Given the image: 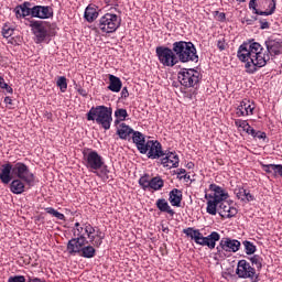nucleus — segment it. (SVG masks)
<instances>
[{
  "mask_svg": "<svg viewBox=\"0 0 282 282\" xmlns=\"http://www.w3.org/2000/svg\"><path fill=\"white\" fill-rule=\"evenodd\" d=\"M235 195L241 200V202H246V193H247V189L241 187V186H238L235 188L234 191Z\"/></svg>",
  "mask_w": 282,
  "mask_h": 282,
  "instance_id": "nucleus-35",
  "label": "nucleus"
},
{
  "mask_svg": "<svg viewBox=\"0 0 282 282\" xmlns=\"http://www.w3.org/2000/svg\"><path fill=\"white\" fill-rule=\"evenodd\" d=\"M216 15L218 17V21H226V13L216 11Z\"/></svg>",
  "mask_w": 282,
  "mask_h": 282,
  "instance_id": "nucleus-49",
  "label": "nucleus"
},
{
  "mask_svg": "<svg viewBox=\"0 0 282 282\" xmlns=\"http://www.w3.org/2000/svg\"><path fill=\"white\" fill-rule=\"evenodd\" d=\"M253 19H254V21L260 22V29L261 30H269L270 29V23L267 22V20H261V19L259 20V17H254Z\"/></svg>",
  "mask_w": 282,
  "mask_h": 282,
  "instance_id": "nucleus-42",
  "label": "nucleus"
},
{
  "mask_svg": "<svg viewBox=\"0 0 282 282\" xmlns=\"http://www.w3.org/2000/svg\"><path fill=\"white\" fill-rule=\"evenodd\" d=\"M28 282H34V278H32V276H29V280H28Z\"/></svg>",
  "mask_w": 282,
  "mask_h": 282,
  "instance_id": "nucleus-64",
  "label": "nucleus"
},
{
  "mask_svg": "<svg viewBox=\"0 0 282 282\" xmlns=\"http://www.w3.org/2000/svg\"><path fill=\"white\" fill-rule=\"evenodd\" d=\"M250 261L252 263V265H256L257 270H261V268H263V264L261 263L262 259L260 256H253L250 258Z\"/></svg>",
  "mask_w": 282,
  "mask_h": 282,
  "instance_id": "nucleus-39",
  "label": "nucleus"
},
{
  "mask_svg": "<svg viewBox=\"0 0 282 282\" xmlns=\"http://www.w3.org/2000/svg\"><path fill=\"white\" fill-rule=\"evenodd\" d=\"M4 102H6V105H12V98L6 97Z\"/></svg>",
  "mask_w": 282,
  "mask_h": 282,
  "instance_id": "nucleus-59",
  "label": "nucleus"
},
{
  "mask_svg": "<svg viewBox=\"0 0 282 282\" xmlns=\"http://www.w3.org/2000/svg\"><path fill=\"white\" fill-rule=\"evenodd\" d=\"M89 241L87 238H82L79 240H69L67 243V250L69 254H79V257H84V259H94L96 257V248L94 246L88 245Z\"/></svg>",
  "mask_w": 282,
  "mask_h": 282,
  "instance_id": "nucleus-5",
  "label": "nucleus"
},
{
  "mask_svg": "<svg viewBox=\"0 0 282 282\" xmlns=\"http://www.w3.org/2000/svg\"><path fill=\"white\" fill-rule=\"evenodd\" d=\"M121 23L122 20L116 13H106L99 19L98 28L102 34H113Z\"/></svg>",
  "mask_w": 282,
  "mask_h": 282,
  "instance_id": "nucleus-7",
  "label": "nucleus"
},
{
  "mask_svg": "<svg viewBox=\"0 0 282 282\" xmlns=\"http://www.w3.org/2000/svg\"><path fill=\"white\" fill-rule=\"evenodd\" d=\"M84 19L88 21V23H94L98 19V7L88 6L84 13Z\"/></svg>",
  "mask_w": 282,
  "mask_h": 282,
  "instance_id": "nucleus-23",
  "label": "nucleus"
},
{
  "mask_svg": "<svg viewBox=\"0 0 282 282\" xmlns=\"http://www.w3.org/2000/svg\"><path fill=\"white\" fill-rule=\"evenodd\" d=\"M83 230H85V225L84 227L76 228L74 231V237L76 238L70 239V241H80L82 239H87L85 234H83Z\"/></svg>",
  "mask_w": 282,
  "mask_h": 282,
  "instance_id": "nucleus-34",
  "label": "nucleus"
},
{
  "mask_svg": "<svg viewBox=\"0 0 282 282\" xmlns=\"http://www.w3.org/2000/svg\"><path fill=\"white\" fill-rule=\"evenodd\" d=\"M144 149L150 160H160V158H164V155H166V153L162 151V143L159 141H147Z\"/></svg>",
  "mask_w": 282,
  "mask_h": 282,
  "instance_id": "nucleus-15",
  "label": "nucleus"
},
{
  "mask_svg": "<svg viewBox=\"0 0 282 282\" xmlns=\"http://www.w3.org/2000/svg\"><path fill=\"white\" fill-rule=\"evenodd\" d=\"M12 173L15 175V177H18V180L25 182L28 186H32V184H34V174L30 172V169L28 165H25V163H15Z\"/></svg>",
  "mask_w": 282,
  "mask_h": 282,
  "instance_id": "nucleus-10",
  "label": "nucleus"
},
{
  "mask_svg": "<svg viewBox=\"0 0 282 282\" xmlns=\"http://www.w3.org/2000/svg\"><path fill=\"white\" fill-rule=\"evenodd\" d=\"M100 172L95 170L96 175H98V177H101V180L107 181L109 180V171L107 170V166L100 167Z\"/></svg>",
  "mask_w": 282,
  "mask_h": 282,
  "instance_id": "nucleus-38",
  "label": "nucleus"
},
{
  "mask_svg": "<svg viewBox=\"0 0 282 282\" xmlns=\"http://www.w3.org/2000/svg\"><path fill=\"white\" fill-rule=\"evenodd\" d=\"M253 138H256L258 140H265L267 135H265V132L256 131L253 134Z\"/></svg>",
  "mask_w": 282,
  "mask_h": 282,
  "instance_id": "nucleus-46",
  "label": "nucleus"
},
{
  "mask_svg": "<svg viewBox=\"0 0 282 282\" xmlns=\"http://www.w3.org/2000/svg\"><path fill=\"white\" fill-rule=\"evenodd\" d=\"M53 217H56V219H59L61 221H65V215L61 214L59 212H55V215Z\"/></svg>",
  "mask_w": 282,
  "mask_h": 282,
  "instance_id": "nucleus-52",
  "label": "nucleus"
},
{
  "mask_svg": "<svg viewBox=\"0 0 282 282\" xmlns=\"http://www.w3.org/2000/svg\"><path fill=\"white\" fill-rule=\"evenodd\" d=\"M195 243H197L198 246H206V243H208L206 241V237H204V235L200 234V231L198 232L197 236H195L194 238Z\"/></svg>",
  "mask_w": 282,
  "mask_h": 282,
  "instance_id": "nucleus-41",
  "label": "nucleus"
},
{
  "mask_svg": "<svg viewBox=\"0 0 282 282\" xmlns=\"http://www.w3.org/2000/svg\"><path fill=\"white\" fill-rule=\"evenodd\" d=\"M273 173L274 175H280V177H282V165L281 164H274L273 167Z\"/></svg>",
  "mask_w": 282,
  "mask_h": 282,
  "instance_id": "nucleus-44",
  "label": "nucleus"
},
{
  "mask_svg": "<svg viewBox=\"0 0 282 282\" xmlns=\"http://www.w3.org/2000/svg\"><path fill=\"white\" fill-rule=\"evenodd\" d=\"M156 208H159L161 213H167V215H171V217L175 215V212L171 208L169 202H166L164 198H159L156 200Z\"/></svg>",
  "mask_w": 282,
  "mask_h": 282,
  "instance_id": "nucleus-26",
  "label": "nucleus"
},
{
  "mask_svg": "<svg viewBox=\"0 0 282 282\" xmlns=\"http://www.w3.org/2000/svg\"><path fill=\"white\" fill-rule=\"evenodd\" d=\"M174 53L176 54L177 63H197V48L193 42L178 41L174 42Z\"/></svg>",
  "mask_w": 282,
  "mask_h": 282,
  "instance_id": "nucleus-3",
  "label": "nucleus"
},
{
  "mask_svg": "<svg viewBox=\"0 0 282 282\" xmlns=\"http://www.w3.org/2000/svg\"><path fill=\"white\" fill-rule=\"evenodd\" d=\"M242 246H245L246 254H254L257 252V246L248 240H245Z\"/></svg>",
  "mask_w": 282,
  "mask_h": 282,
  "instance_id": "nucleus-33",
  "label": "nucleus"
},
{
  "mask_svg": "<svg viewBox=\"0 0 282 282\" xmlns=\"http://www.w3.org/2000/svg\"><path fill=\"white\" fill-rule=\"evenodd\" d=\"M29 26L35 36V43H43V41L47 39V29L45 28V22L31 20L29 21Z\"/></svg>",
  "mask_w": 282,
  "mask_h": 282,
  "instance_id": "nucleus-14",
  "label": "nucleus"
},
{
  "mask_svg": "<svg viewBox=\"0 0 282 282\" xmlns=\"http://www.w3.org/2000/svg\"><path fill=\"white\" fill-rule=\"evenodd\" d=\"M30 6H32V3L28 2V1L23 2L22 4L17 6L14 8L17 19L30 17V14H32V8H30Z\"/></svg>",
  "mask_w": 282,
  "mask_h": 282,
  "instance_id": "nucleus-21",
  "label": "nucleus"
},
{
  "mask_svg": "<svg viewBox=\"0 0 282 282\" xmlns=\"http://www.w3.org/2000/svg\"><path fill=\"white\" fill-rule=\"evenodd\" d=\"M245 202H254V196L250 194V191L247 189L245 193Z\"/></svg>",
  "mask_w": 282,
  "mask_h": 282,
  "instance_id": "nucleus-48",
  "label": "nucleus"
},
{
  "mask_svg": "<svg viewBox=\"0 0 282 282\" xmlns=\"http://www.w3.org/2000/svg\"><path fill=\"white\" fill-rule=\"evenodd\" d=\"M57 87H59L62 93L67 91V78L65 76H62L57 79L56 83Z\"/></svg>",
  "mask_w": 282,
  "mask_h": 282,
  "instance_id": "nucleus-36",
  "label": "nucleus"
},
{
  "mask_svg": "<svg viewBox=\"0 0 282 282\" xmlns=\"http://www.w3.org/2000/svg\"><path fill=\"white\" fill-rule=\"evenodd\" d=\"M206 246L209 250H214L215 246H217V241L221 239V236L217 231H213L210 235L205 237Z\"/></svg>",
  "mask_w": 282,
  "mask_h": 282,
  "instance_id": "nucleus-27",
  "label": "nucleus"
},
{
  "mask_svg": "<svg viewBox=\"0 0 282 282\" xmlns=\"http://www.w3.org/2000/svg\"><path fill=\"white\" fill-rule=\"evenodd\" d=\"M177 78L181 85L186 88L195 87V85H198L200 80L199 72L187 68H183L178 72Z\"/></svg>",
  "mask_w": 282,
  "mask_h": 282,
  "instance_id": "nucleus-9",
  "label": "nucleus"
},
{
  "mask_svg": "<svg viewBox=\"0 0 282 282\" xmlns=\"http://www.w3.org/2000/svg\"><path fill=\"white\" fill-rule=\"evenodd\" d=\"M104 2L106 6H113L115 8L118 6V0H104Z\"/></svg>",
  "mask_w": 282,
  "mask_h": 282,
  "instance_id": "nucleus-51",
  "label": "nucleus"
},
{
  "mask_svg": "<svg viewBox=\"0 0 282 282\" xmlns=\"http://www.w3.org/2000/svg\"><path fill=\"white\" fill-rule=\"evenodd\" d=\"M240 129H242L243 131H246L247 129H250V123H248V121L242 120L240 123Z\"/></svg>",
  "mask_w": 282,
  "mask_h": 282,
  "instance_id": "nucleus-50",
  "label": "nucleus"
},
{
  "mask_svg": "<svg viewBox=\"0 0 282 282\" xmlns=\"http://www.w3.org/2000/svg\"><path fill=\"white\" fill-rule=\"evenodd\" d=\"M161 164L165 166V169H177L180 166V156L173 152L165 153V158L161 160Z\"/></svg>",
  "mask_w": 282,
  "mask_h": 282,
  "instance_id": "nucleus-19",
  "label": "nucleus"
},
{
  "mask_svg": "<svg viewBox=\"0 0 282 282\" xmlns=\"http://www.w3.org/2000/svg\"><path fill=\"white\" fill-rule=\"evenodd\" d=\"M132 141L135 144L138 151L142 153V155L147 154V140L144 138V134L140 131L132 132Z\"/></svg>",
  "mask_w": 282,
  "mask_h": 282,
  "instance_id": "nucleus-20",
  "label": "nucleus"
},
{
  "mask_svg": "<svg viewBox=\"0 0 282 282\" xmlns=\"http://www.w3.org/2000/svg\"><path fill=\"white\" fill-rule=\"evenodd\" d=\"M241 242L237 239L223 238L219 246L216 247L217 253L223 254L224 252H239Z\"/></svg>",
  "mask_w": 282,
  "mask_h": 282,
  "instance_id": "nucleus-13",
  "label": "nucleus"
},
{
  "mask_svg": "<svg viewBox=\"0 0 282 282\" xmlns=\"http://www.w3.org/2000/svg\"><path fill=\"white\" fill-rule=\"evenodd\" d=\"M245 131L249 135H252V138L254 137V133L257 132V130H254V128H252L251 126H249V128H247Z\"/></svg>",
  "mask_w": 282,
  "mask_h": 282,
  "instance_id": "nucleus-53",
  "label": "nucleus"
},
{
  "mask_svg": "<svg viewBox=\"0 0 282 282\" xmlns=\"http://www.w3.org/2000/svg\"><path fill=\"white\" fill-rule=\"evenodd\" d=\"M262 169L265 173H274V164L262 165Z\"/></svg>",
  "mask_w": 282,
  "mask_h": 282,
  "instance_id": "nucleus-47",
  "label": "nucleus"
},
{
  "mask_svg": "<svg viewBox=\"0 0 282 282\" xmlns=\"http://www.w3.org/2000/svg\"><path fill=\"white\" fill-rule=\"evenodd\" d=\"M121 98H129V89H127V87L122 88Z\"/></svg>",
  "mask_w": 282,
  "mask_h": 282,
  "instance_id": "nucleus-54",
  "label": "nucleus"
},
{
  "mask_svg": "<svg viewBox=\"0 0 282 282\" xmlns=\"http://www.w3.org/2000/svg\"><path fill=\"white\" fill-rule=\"evenodd\" d=\"M129 116V113L127 112V109L124 108H118L115 111V117L117 118L115 120V124H120V122H124V120H127V117Z\"/></svg>",
  "mask_w": 282,
  "mask_h": 282,
  "instance_id": "nucleus-31",
  "label": "nucleus"
},
{
  "mask_svg": "<svg viewBox=\"0 0 282 282\" xmlns=\"http://www.w3.org/2000/svg\"><path fill=\"white\" fill-rule=\"evenodd\" d=\"M162 227V232H165V235H169V227L161 225Z\"/></svg>",
  "mask_w": 282,
  "mask_h": 282,
  "instance_id": "nucleus-60",
  "label": "nucleus"
},
{
  "mask_svg": "<svg viewBox=\"0 0 282 282\" xmlns=\"http://www.w3.org/2000/svg\"><path fill=\"white\" fill-rule=\"evenodd\" d=\"M170 204L180 207L182 204V191L174 188L170 192Z\"/></svg>",
  "mask_w": 282,
  "mask_h": 282,
  "instance_id": "nucleus-28",
  "label": "nucleus"
},
{
  "mask_svg": "<svg viewBox=\"0 0 282 282\" xmlns=\"http://www.w3.org/2000/svg\"><path fill=\"white\" fill-rule=\"evenodd\" d=\"M3 89H6V91H7L8 94H13V93H14V90L12 89V87H10L8 84H7V87H4Z\"/></svg>",
  "mask_w": 282,
  "mask_h": 282,
  "instance_id": "nucleus-58",
  "label": "nucleus"
},
{
  "mask_svg": "<svg viewBox=\"0 0 282 282\" xmlns=\"http://www.w3.org/2000/svg\"><path fill=\"white\" fill-rule=\"evenodd\" d=\"M159 63L164 67H175L177 65V55L174 51V46L169 48L167 46H158L155 48Z\"/></svg>",
  "mask_w": 282,
  "mask_h": 282,
  "instance_id": "nucleus-8",
  "label": "nucleus"
},
{
  "mask_svg": "<svg viewBox=\"0 0 282 282\" xmlns=\"http://www.w3.org/2000/svg\"><path fill=\"white\" fill-rule=\"evenodd\" d=\"M45 210H46V213H47L48 215H53V217H54V215L56 214V209H54L53 207H47V208H45Z\"/></svg>",
  "mask_w": 282,
  "mask_h": 282,
  "instance_id": "nucleus-56",
  "label": "nucleus"
},
{
  "mask_svg": "<svg viewBox=\"0 0 282 282\" xmlns=\"http://www.w3.org/2000/svg\"><path fill=\"white\" fill-rule=\"evenodd\" d=\"M108 89L115 94H118L120 89H122V80H120V78L115 75H109Z\"/></svg>",
  "mask_w": 282,
  "mask_h": 282,
  "instance_id": "nucleus-24",
  "label": "nucleus"
},
{
  "mask_svg": "<svg viewBox=\"0 0 282 282\" xmlns=\"http://www.w3.org/2000/svg\"><path fill=\"white\" fill-rule=\"evenodd\" d=\"M84 158L86 160L87 169H91L93 171L102 169V164H105V162H102V156L96 151H90L88 154H84Z\"/></svg>",
  "mask_w": 282,
  "mask_h": 282,
  "instance_id": "nucleus-16",
  "label": "nucleus"
},
{
  "mask_svg": "<svg viewBox=\"0 0 282 282\" xmlns=\"http://www.w3.org/2000/svg\"><path fill=\"white\" fill-rule=\"evenodd\" d=\"M183 232L187 237H191V239H195V237H197V235H199V229H193L192 227H188V228L184 229Z\"/></svg>",
  "mask_w": 282,
  "mask_h": 282,
  "instance_id": "nucleus-37",
  "label": "nucleus"
},
{
  "mask_svg": "<svg viewBox=\"0 0 282 282\" xmlns=\"http://www.w3.org/2000/svg\"><path fill=\"white\" fill-rule=\"evenodd\" d=\"M14 167H12V164L7 163L2 165L1 173H0V180L2 184H8L9 182H12V171Z\"/></svg>",
  "mask_w": 282,
  "mask_h": 282,
  "instance_id": "nucleus-22",
  "label": "nucleus"
},
{
  "mask_svg": "<svg viewBox=\"0 0 282 282\" xmlns=\"http://www.w3.org/2000/svg\"><path fill=\"white\" fill-rule=\"evenodd\" d=\"M254 113V104L250 99H242L240 105L237 107L236 116L241 118L243 116H252Z\"/></svg>",
  "mask_w": 282,
  "mask_h": 282,
  "instance_id": "nucleus-17",
  "label": "nucleus"
},
{
  "mask_svg": "<svg viewBox=\"0 0 282 282\" xmlns=\"http://www.w3.org/2000/svg\"><path fill=\"white\" fill-rule=\"evenodd\" d=\"M267 47L263 48L259 42L251 40L242 43L237 53V57L241 63H246L245 67L249 74H254L258 68L265 67L271 56L282 54V41L270 37L264 42Z\"/></svg>",
  "mask_w": 282,
  "mask_h": 282,
  "instance_id": "nucleus-1",
  "label": "nucleus"
},
{
  "mask_svg": "<svg viewBox=\"0 0 282 282\" xmlns=\"http://www.w3.org/2000/svg\"><path fill=\"white\" fill-rule=\"evenodd\" d=\"M249 9L253 11V14L270 17L276 10V0H250Z\"/></svg>",
  "mask_w": 282,
  "mask_h": 282,
  "instance_id": "nucleus-6",
  "label": "nucleus"
},
{
  "mask_svg": "<svg viewBox=\"0 0 282 282\" xmlns=\"http://www.w3.org/2000/svg\"><path fill=\"white\" fill-rule=\"evenodd\" d=\"M21 181H22L21 178L13 180L10 184V191L14 195H21L25 193V184Z\"/></svg>",
  "mask_w": 282,
  "mask_h": 282,
  "instance_id": "nucleus-25",
  "label": "nucleus"
},
{
  "mask_svg": "<svg viewBox=\"0 0 282 282\" xmlns=\"http://www.w3.org/2000/svg\"><path fill=\"white\" fill-rule=\"evenodd\" d=\"M111 115V108L106 106H97L91 107L86 116L88 121L95 120L97 124H100V127L105 129V131H109V129H111V122L113 121Z\"/></svg>",
  "mask_w": 282,
  "mask_h": 282,
  "instance_id": "nucleus-4",
  "label": "nucleus"
},
{
  "mask_svg": "<svg viewBox=\"0 0 282 282\" xmlns=\"http://www.w3.org/2000/svg\"><path fill=\"white\" fill-rule=\"evenodd\" d=\"M178 175H186V170L185 169H180L178 170Z\"/></svg>",
  "mask_w": 282,
  "mask_h": 282,
  "instance_id": "nucleus-62",
  "label": "nucleus"
},
{
  "mask_svg": "<svg viewBox=\"0 0 282 282\" xmlns=\"http://www.w3.org/2000/svg\"><path fill=\"white\" fill-rule=\"evenodd\" d=\"M150 184H151V175L144 174L139 178V185L143 191H149Z\"/></svg>",
  "mask_w": 282,
  "mask_h": 282,
  "instance_id": "nucleus-32",
  "label": "nucleus"
},
{
  "mask_svg": "<svg viewBox=\"0 0 282 282\" xmlns=\"http://www.w3.org/2000/svg\"><path fill=\"white\" fill-rule=\"evenodd\" d=\"M209 191H212L210 194H205L208 215H217L218 213L223 219H230L237 216L239 210L232 206V203L228 202V192L217 184H210Z\"/></svg>",
  "mask_w": 282,
  "mask_h": 282,
  "instance_id": "nucleus-2",
  "label": "nucleus"
},
{
  "mask_svg": "<svg viewBox=\"0 0 282 282\" xmlns=\"http://www.w3.org/2000/svg\"><path fill=\"white\" fill-rule=\"evenodd\" d=\"M236 274L239 279H251V281L257 282L259 276L257 275V270L250 265L247 260H239L236 269Z\"/></svg>",
  "mask_w": 282,
  "mask_h": 282,
  "instance_id": "nucleus-11",
  "label": "nucleus"
},
{
  "mask_svg": "<svg viewBox=\"0 0 282 282\" xmlns=\"http://www.w3.org/2000/svg\"><path fill=\"white\" fill-rule=\"evenodd\" d=\"M31 17L35 19H51V17H54V10L51 7L35 6L32 8Z\"/></svg>",
  "mask_w": 282,
  "mask_h": 282,
  "instance_id": "nucleus-18",
  "label": "nucleus"
},
{
  "mask_svg": "<svg viewBox=\"0 0 282 282\" xmlns=\"http://www.w3.org/2000/svg\"><path fill=\"white\" fill-rule=\"evenodd\" d=\"M217 47L220 52H224V50H226V41L224 39L218 40Z\"/></svg>",
  "mask_w": 282,
  "mask_h": 282,
  "instance_id": "nucleus-45",
  "label": "nucleus"
},
{
  "mask_svg": "<svg viewBox=\"0 0 282 282\" xmlns=\"http://www.w3.org/2000/svg\"><path fill=\"white\" fill-rule=\"evenodd\" d=\"M4 87H8V84L6 83V79L0 76V89H3Z\"/></svg>",
  "mask_w": 282,
  "mask_h": 282,
  "instance_id": "nucleus-57",
  "label": "nucleus"
},
{
  "mask_svg": "<svg viewBox=\"0 0 282 282\" xmlns=\"http://www.w3.org/2000/svg\"><path fill=\"white\" fill-rule=\"evenodd\" d=\"M8 282H25V276L23 275L10 276Z\"/></svg>",
  "mask_w": 282,
  "mask_h": 282,
  "instance_id": "nucleus-43",
  "label": "nucleus"
},
{
  "mask_svg": "<svg viewBox=\"0 0 282 282\" xmlns=\"http://www.w3.org/2000/svg\"><path fill=\"white\" fill-rule=\"evenodd\" d=\"M164 188V180L160 176H154L150 180L148 191H162Z\"/></svg>",
  "mask_w": 282,
  "mask_h": 282,
  "instance_id": "nucleus-29",
  "label": "nucleus"
},
{
  "mask_svg": "<svg viewBox=\"0 0 282 282\" xmlns=\"http://www.w3.org/2000/svg\"><path fill=\"white\" fill-rule=\"evenodd\" d=\"M85 232L87 235V238L89 239V243L94 246V248H100L102 246V239H105V234L100 231V229L94 228L90 224L84 225Z\"/></svg>",
  "mask_w": 282,
  "mask_h": 282,
  "instance_id": "nucleus-12",
  "label": "nucleus"
},
{
  "mask_svg": "<svg viewBox=\"0 0 282 282\" xmlns=\"http://www.w3.org/2000/svg\"><path fill=\"white\" fill-rule=\"evenodd\" d=\"M133 132L134 131L131 129V127L127 126L126 123H121L120 129L117 130V134L121 140H127V138L131 135V133L133 134Z\"/></svg>",
  "mask_w": 282,
  "mask_h": 282,
  "instance_id": "nucleus-30",
  "label": "nucleus"
},
{
  "mask_svg": "<svg viewBox=\"0 0 282 282\" xmlns=\"http://www.w3.org/2000/svg\"><path fill=\"white\" fill-rule=\"evenodd\" d=\"M33 282H45V280H41L40 278H34Z\"/></svg>",
  "mask_w": 282,
  "mask_h": 282,
  "instance_id": "nucleus-63",
  "label": "nucleus"
},
{
  "mask_svg": "<svg viewBox=\"0 0 282 282\" xmlns=\"http://www.w3.org/2000/svg\"><path fill=\"white\" fill-rule=\"evenodd\" d=\"M77 93L79 94V96L87 98V90H85L84 88H78Z\"/></svg>",
  "mask_w": 282,
  "mask_h": 282,
  "instance_id": "nucleus-55",
  "label": "nucleus"
},
{
  "mask_svg": "<svg viewBox=\"0 0 282 282\" xmlns=\"http://www.w3.org/2000/svg\"><path fill=\"white\" fill-rule=\"evenodd\" d=\"M241 122H242L241 119H237V120L235 121L236 127H239V128L241 129Z\"/></svg>",
  "mask_w": 282,
  "mask_h": 282,
  "instance_id": "nucleus-61",
  "label": "nucleus"
},
{
  "mask_svg": "<svg viewBox=\"0 0 282 282\" xmlns=\"http://www.w3.org/2000/svg\"><path fill=\"white\" fill-rule=\"evenodd\" d=\"M14 34V29L8 26L7 24L2 28V36L4 39H10Z\"/></svg>",
  "mask_w": 282,
  "mask_h": 282,
  "instance_id": "nucleus-40",
  "label": "nucleus"
}]
</instances>
